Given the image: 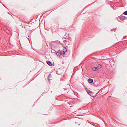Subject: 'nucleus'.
<instances>
[{"label":"nucleus","instance_id":"423d86ee","mask_svg":"<svg viewBox=\"0 0 127 127\" xmlns=\"http://www.w3.org/2000/svg\"><path fill=\"white\" fill-rule=\"evenodd\" d=\"M96 66L97 67V68H101L102 67V65L100 64H97Z\"/></svg>","mask_w":127,"mask_h":127},{"label":"nucleus","instance_id":"9d476101","mask_svg":"<svg viewBox=\"0 0 127 127\" xmlns=\"http://www.w3.org/2000/svg\"><path fill=\"white\" fill-rule=\"evenodd\" d=\"M56 54L58 56L60 57V54L59 52L56 53Z\"/></svg>","mask_w":127,"mask_h":127},{"label":"nucleus","instance_id":"7ed1b4c3","mask_svg":"<svg viewBox=\"0 0 127 127\" xmlns=\"http://www.w3.org/2000/svg\"><path fill=\"white\" fill-rule=\"evenodd\" d=\"M93 81V79L89 78L88 79V82L90 83H92Z\"/></svg>","mask_w":127,"mask_h":127},{"label":"nucleus","instance_id":"0eeeda50","mask_svg":"<svg viewBox=\"0 0 127 127\" xmlns=\"http://www.w3.org/2000/svg\"><path fill=\"white\" fill-rule=\"evenodd\" d=\"M93 70L94 71H97L98 70V68L96 67H94L93 69Z\"/></svg>","mask_w":127,"mask_h":127},{"label":"nucleus","instance_id":"39448f33","mask_svg":"<svg viewBox=\"0 0 127 127\" xmlns=\"http://www.w3.org/2000/svg\"><path fill=\"white\" fill-rule=\"evenodd\" d=\"M87 93L89 95H90L91 96H92V92H91V91L89 90H88L87 91Z\"/></svg>","mask_w":127,"mask_h":127},{"label":"nucleus","instance_id":"f03ea898","mask_svg":"<svg viewBox=\"0 0 127 127\" xmlns=\"http://www.w3.org/2000/svg\"><path fill=\"white\" fill-rule=\"evenodd\" d=\"M51 75L50 74H48V80L49 82H50V78L51 77Z\"/></svg>","mask_w":127,"mask_h":127},{"label":"nucleus","instance_id":"1a4fd4ad","mask_svg":"<svg viewBox=\"0 0 127 127\" xmlns=\"http://www.w3.org/2000/svg\"><path fill=\"white\" fill-rule=\"evenodd\" d=\"M63 52H64L65 53V52L67 51L66 49L65 48L63 49Z\"/></svg>","mask_w":127,"mask_h":127},{"label":"nucleus","instance_id":"6e6552de","mask_svg":"<svg viewBox=\"0 0 127 127\" xmlns=\"http://www.w3.org/2000/svg\"><path fill=\"white\" fill-rule=\"evenodd\" d=\"M60 55H63L64 54V52H63L62 51H61L59 52Z\"/></svg>","mask_w":127,"mask_h":127},{"label":"nucleus","instance_id":"9b49d317","mask_svg":"<svg viewBox=\"0 0 127 127\" xmlns=\"http://www.w3.org/2000/svg\"><path fill=\"white\" fill-rule=\"evenodd\" d=\"M123 14H125V15H127V10L126 11H125V12H124L123 13Z\"/></svg>","mask_w":127,"mask_h":127},{"label":"nucleus","instance_id":"f257e3e1","mask_svg":"<svg viewBox=\"0 0 127 127\" xmlns=\"http://www.w3.org/2000/svg\"><path fill=\"white\" fill-rule=\"evenodd\" d=\"M126 18V17L124 16H122L120 17V19L121 20H125Z\"/></svg>","mask_w":127,"mask_h":127},{"label":"nucleus","instance_id":"20e7f679","mask_svg":"<svg viewBox=\"0 0 127 127\" xmlns=\"http://www.w3.org/2000/svg\"><path fill=\"white\" fill-rule=\"evenodd\" d=\"M47 64L50 66H51L53 64L50 61H46Z\"/></svg>","mask_w":127,"mask_h":127}]
</instances>
